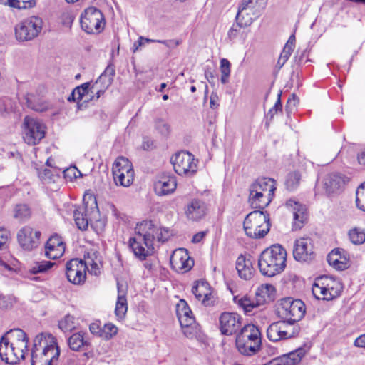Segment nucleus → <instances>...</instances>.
Instances as JSON below:
<instances>
[{"instance_id":"nucleus-56","label":"nucleus","mask_w":365,"mask_h":365,"mask_svg":"<svg viewBox=\"0 0 365 365\" xmlns=\"http://www.w3.org/2000/svg\"><path fill=\"white\" fill-rule=\"evenodd\" d=\"M63 175L65 178H68L69 180L76 179L78 176L81 175V172L76 168V167H70L69 168L63 171Z\"/></svg>"},{"instance_id":"nucleus-42","label":"nucleus","mask_w":365,"mask_h":365,"mask_svg":"<svg viewBox=\"0 0 365 365\" xmlns=\"http://www.w3.org/2000/svg\"><path fill=\"white\" fill-rule=\"evenodd\" d=\"M53 264L54 263L49 261L36 262L32 264L31 267L29 269V272L34 274L43 273L51 268Z\"/></svg>"},{"instance_id":"nucleus-47","label":"nucleus","mask_w":365,"mask_h":365,"mask_svg":"<svg viewBox=\"0 0 365 365\" xmlns=\"http://www.w3.org/2000/svg\"><path fill=\"white\" fill-rule=\"evenodd\" d=\"M89 87H90V83H88V82L84 83L81 84V86L76 87L75 88L76 92H77V94H78L77 98H81V101L83 100V98H86L83 100L84 102H87L90 100L91 101L93 100L94 99L93 96H92L91 98L88 96L89 95V91H90Z\"/></svg>"},{"instance_id":"nucleus-36","label":"nucleus","mask_w":365,"mask_h":365,"mask_svg":"<svg viewBox=\"0 0 365 365\" xmlns=\"http://www.w3.org/2000/svg\"><path fill=\"white\" fill-rule=\"evenodd\" d=\"M341 252L339 249L333 250L327 256V262L336 269L344 270L347 268V263L346 258L342 257Z\"/></svg>"},{"instance_id":"nucleus-2","label":"nucleus","mask_w":365,"mask_h":365,"mask_svg":"<svg viewBox=\"0 0 365 365\" xmlns=\"http://www.w3.org/2000/svg\"><path fill=\"white\" fill-rule=\"evenodd\" d=\"M286 261V250L279 244L273 245L260 254L258 259L259 272L265 277L276 276L284 270Z\"/></svg>"},{"instance_id":"nucleus-63","label":"nucleus","mask_w":365,"mask_h":365,"mask_svg":"<svg viewBox=\"0 0 365 365\" xmlns=\"http://www.w3.org/2000/svg\"><path fill=\"white\" fill-rule=\"evenodd\" d=\"M264 290L265 292L269 294V293L272 292L274 290V287L272 284H262L261 286V292H264Z\"/></svg>"},{"instance_id":"nucleus-22","label":"nucleus","mask_w":365,"mask_h":365,"mask_svg":"<svg viewBox=\"0 0 365 365\" xmlns=\"http://www.w3.org/2000/svg\"><path fill=\"white\" fill-rule=\"evenodd\" d=\"M93 205L94 207L91 208L92 210L89 214L87 205L78 206L73 210V218L79 230H87L89 222L96 217L98 214V207L96 200L93 201Z\"/></svg>"},{"instance_id":"nucleus-45","label":"nucleus","mask_w":365,"mask_h":365,"mask_svg":"<svg viewBox=\"0 0 365 365\" xmlns=\"http://www.w3.org/2000/svg\"><path fill=\"white\" fill-rule=\"evenodd\" d=\"M230 66L231 64L227 59L222 58L220 60V81L222 84H226L228 82L229 77L230 75Z\"/></svg>"},{"instance_id":"nucleus-21","label":"nucleus","mask_w":365,"mask_h":365,"mask_svg":"<svg viewBox=\"0 0 365 365\" xmlns=\"http://www.w3.org/2000/svg\"><path fill=\"white\" fill-rule=\"evenodd\" d=\"M285 206L293 214L292 230H300L307 222L308 217L306 206L293 199L287 200Z\"/></svg>"},{"instance_id":"nucleus-61","label":"nucleus","mask_w":365,"mask_h":365,"mask_svg":"<svg viewBox=\"0 0 365 365\" xmlns=\"http://www.w3.org/2000/svg\"><path fill=\"white\" fill-rule=\"evenodd\" d=\"M182 328V331L185 336L187 338H192L195 336V332L193 331L192 326L190 327H184Z\"/></svg>"},{"instance_id":"nucleus-30","label":"nucleus","mask_w":365,"mask_h":365,"mask_svg":"<svg viewBox=\"0 0 365 365\" xmlns=\"http://www.w3.org/2000/svg\"><path fill=\"white\" fill-rule=\"evenodd\" d=\"M236 269L240 278L247 280L251 279L253 272L252 262L240 255L236 261Z\"/></svg>"},{"instance_id":"nucleus-34","label":"nucleus","mask_w":365,"mask_h":365,"mask_svg":"<svg viewBox=\"0 0 365 365\" xmlns=\"http://www.w3.org/2000/svg\"><path fill=\"white\" fill-rule=\"evenodd\" d=\"M111 83L112 78L107 77L105 73H102L92 85L90 89L92 93L96 91V95L93 96L94 99H98L104 93L105 91L111 84Z\"/></svg>"},{"instance_id":"nucleus-11","label":"nucleus","mask_w":365,"mask_h":365,"mask_svg":"<svg viewBox=\"0 0 365 365\" xmlns=\"http://www.w3.org/2000/svg\"><path fill=\"white\" fill-rule=\"evenodd\" d=\"M45 126L34 118L26 116L22 124L24 141L31 145L38 144L45 136Z\"/></svg>"},{"instance_id":"nucleus-57","label":"nucleus","mask_w":365,"mask_h":365,"mask_svg":"<svg viewBox=\"0 0 365 365\" xmlns=\"http://www.w3.org/2000/svg\"><path fill=\"white\" fill-rule=\"evenodd\" d=\"M281 93L282 92L280 91L279 93H278V98H277V100L275 103V104L274 105V106L268 111V113H267V115H270V118H272L274 117V115L278 112V111H282V102H281Z\"/></svg>"},{"instance_id":"nucleus-6","label":"nucleus","mask_w":365,"mask_h":365,"mask_svg":"<svg viewBox=\"0 0 365 365\" xmlns=\"http://www.w3.org/2000/svg\"><path fill=\"white\" fill-rule=\"evenodd\" d=\"M267 0H242L236 15L237 24L247 27L259 17L265 8Z\"/></svg>"},{"instance_id":"nucleus-3","label":"nucleus","mask_w":365,"mask_h":365,"mask_svg":"<svg viewBox=\"0 0 365 365\" xmlns=\"http://www.w3.org/2000/svg\"><path fill=\"white\" fill-rule=\"evenodd\" d=\"M151 227L150 221H144L138 225L135 228V235L129 240V247L135 256L140 260L145 259L146 257L151 255L154 250L155 229Z\"/></svg>"},{"instance_id":"nucleus-4","label":"nucleus","mask_w":365,"mask_h":365,"mask_svg":"<svg viewBox=\"0 0 365 365\" xmlns=\"http://www.w3.org/2000/svg\"><path fill=\"white\" fill-rule=\"evenodd\" d=\"M235 345L238 351L244 356H253L260 349L261 333L259 328L248 324L242 327L237 334Z\"/></svg>"},{"instance_id":"nucleus-44","label":"nucleus","mask_w":365,"mask_h":365,"mask_svg":"<svg viewBox=\"0 0 365 365\" xmlns=\"http://www.w3.org/2000/svg\"><path fill=\"white\" fill-rule=\"evenodd\" d=\"M349 237L354 245H361L365 242V232L358 228L351 230L349 232Z\"/></svg>"},{"instance_id":"nucleus-5","label":"nucleus","mask_w":365,"mask_h":365,"mask_svg":"<svg viewBox=\"0 0 365 365\" xmlns=\"http://www.w3.org/2000/svg\"><path fill=\"white\" fill-rule=\"evenodd\" d=\"M269 221V215L262 210L250 212L243 222L245 234L254 239L263 238L270 230Z\"/></svg>"},{"instance_id":"nucleus-49","label":"nucleus","mask_w":365,"mask_h":365,"mask_svg":"<svg viewBox=\"0 0 365 365\" xmlns=\"http://www.w3.org/2000/svg\"><path fill=\"white\" fill-rule=\"evenodd\" d=\"M74 319L73 316L68 314L59 322L58 327L64 332L71 331L75 329Z\"/></svg>"},{"instance_id":"nucleus-41","label":"nucleus","mask_w":365,"mask_h":365,"mask_svg":"<svg viewBox=\"0 0 365 365\" xmlns=\"http://www.w3.org/2000/svg\"><path fill=\"white\" fill-rule=\"evenodd\" d=\"M301 178L302 175L298 171L288 173L285 180L286 188L289 191L296 190L299 185Z\"/></svg>"},{"instance_id":"nucleus-54","label":"nucleus","mask_w":365,"mask_h":365,"mask_svg":"<svg viewBox=\"0 0 365 365\" xmlns=\"http://www.w3.org/2000/svg\"><path fill=\"white\" fill-rule=\"evenodd\" d=\"M319 280H322V281H324V282H327V283L329 284V288L330 289V292L333 293L334 292L335 293V297H336L338 295V291L336 289V286L339 285V282L337 281H336L335 279H334L333 278L331 277H329L327 276H324V277H322L320 278H319Z\"/></svg>"},{"instance_id":"nucleus-29","label":"nucleus","mask_w":365,"mask_h":365,"mask_svg":"<svg viewBox=\"0 0 365 365\" xmlns=\"http://www.w3.org/2000/svg\"><path fill=\"white\" fill-rule=\"evenodd\" d=\"M251 185L253 188L263 194H266L267 196H269L271 198L274 197V192L277 189L275 180L269 178H259Z\"/></svg>"},{"instance_id":"nucleus-58","label":"nucleus","mask_w":365,"mask_h":365,"mask_svg":"<svg viewBox=\"0 0 365 365\" xmlns=\"http://www.w3.org/2000/svg\"><path fill=\"white\" fill-rule=\"evenodd\" d=\"M89 330L93 334L100 336V334H101L102 331V327H101L98 322H93L90 324Z\"/></svg>"},{"instance_id":"nucleus-46","label":"nucleus","mask_w":365,"mask_h":365,"mask_svg":"<svg viewBox=\"0 0 365 365\" xmlns=\"http://www.w3.org/2000/svg\"><path fill=\"white\" fill-rule=\"evenodd\" d=\"M234 302L242 307L245 312H250L257 306L251 299L247 297L238 298L234 297Z\"/></svg>"},{"instance_id":"nucleus-38","label":"nucleus","mask_w":365,"mask_h":365,"mask_svg":"<svg viewBox=\"0 0 365 365\" xmlns=\"http://www.w3.org/2000/svg\"><path fill=\"white\" fill-rule=\"evenodd\" d=\"M26 100L28 108L35 111L43 112L47 110L49 108L48 103L40 99H37L33 95H27Z\"/></svg>"},{"instance_id":"nucleus-20","label":"nucleus","mask_w":365,"mask_h":365,"mask_svg":"<svg viewBox=\"0 0 365 365\" xmlns=\"http://www.w3.org/2000/svg\"><path fill=\"white\" fill-rule=\"evenodd\" d=\"M192 292L195 298L202 302L205 307L213 306L216 302V297L209 283L205 280L195 282L192 288Z\"/></svg>"},{"instance_id":"nucleus-31","label":"nucleus","mask_w":365,"mask_h":365,"mask_svg":"<svg viewBox=\"0 0 365 365\" xmlns=\"http://www.w3.org/2000/svg\"><path fill=\"white\" fill-rule=\"evenodd\" d=\"M12 337V329L9 331H7L0 340V358L2 361H5L7 364H10V361L9 358V353H14V347L11 345V338Z\"/></svg>"},{"instance_id":"nucleus-17","label":"nucleus","mask_w":365,"mask_h":365,"mask_svg":"<svg viewBox=\"0 0 365 365\" xmlns=\"http://www.w3.org/2000/svg\"><path fill=\"white\" fill-rule=\"evenodd\" d=\"M66 275L73 284L83 283L86 277V265L82 259H72L66 264Z\"/></svg>"},{"instance_id":"nucleus-9","label":"nucleus","mask_w":365,"mask_h":365,"mask_svg":"<svg viewBox=\"0 0 365 365\" xmlns=\"http://www.w3.org/2000/svg\"><path fill=\"white\" fill-rule=\"evenodd\" d=\"M80 22L82 29L88 34H98L105 26L103 13L93 6L85 9L81 15Z\"/></svg>"},{"instance_id":"nucleus-39","label":"nucleus","mask_w":365,"mask_h":365,"mask_svg":"<svg viewBox=\"0 0 365 365\" xmlns=\"http://www.w3.org/2000/svg\"><path fill=\"white\" fill-rule=\"evenodd\" d=\"M342 183V179L338 174H330L329 175L324 181V186L327 192L329 193H333L339 190Z\"/></svg>"},{"instance_id":"nucleus-64","label":"nucleus","mask_w":365,"mask_h":365,"mask_svg":"<svg viewBox=\"0 0 365 365\" xmlns=\"http://www.w3.org/2000/svg\"><path fill=\"white\" fill-rule=\"evenodd\" d=\"M357 158L359 164L365 165V148L358 153Z\"/></svg>"},{"instance_id":"nucleus-55","label":"nucleus","mask_w":365,"mask_h":365,"mask_svg":"<svg viewBox=\"0 0 365 365\" xmlns=\"http://www.w3.org/2000/svg\"><path fill=\"white\" fill-rule=\"evenodd\" d=\"M361 189L356 190V205L359 209L365 211V194H364Z\"/></svg>"},{"instance_id":"nucleus-32","label":"nucleus","mask_w":365,"mask_h":365,"mask_svg":"<svg viewBox=\"0 0 365 365\" xmlns=\"http://www.w3.org/2000/svg\"><path fill=\"white\" fill-rule=\"evenodd\" d=\"M328 287L329 284L327 283V282L317 279L312 288V292L318 299H322L324 300L332 299L335 297V293L330 292V289Z\"/></svg>"},{"instance_id":"nucleus-23","label":"nucleus","mask_w":365,"mask_h":365,"mask_svg":"<svg viewBox=\"0 0 365 365\" xmlns=\"http://www.w3.org/2000/svg\"><path fill=\"white\" fill-rule=\"evenodd\" d=\"M45 249L46 256L49 259H56L63 255L66 245L62 237L55 234L48 240Z\"/></svg>"},{"instance_id":"nucleus-59","label":"nucleus","mask_w":365,"mask_h":365,"mask_svg":"<svg viewBox=\"0 0 365 365\" xmlns=\"http://www.w3.org/2000/svg\"><path fill=\"white\" fill-rule=\"evenodd\" d=\"M8 241V233L6 231L0 230V250H1Z\"/></svg>"},{"instance_id":"nucleus-13","label":"nucleus","mask_w":365,"mask_h":365,"mask_svg":"<svg viewBox=\"0 0 365 365\" xmlns=\"http://www.w3.org/2000/svg\"><path fill=\"white\" fill-rule=\"evenodd\" d=\"M175 171L180 175H192L197 171V160L187 151L177 153L170 159Z\"/></svg>"},{"instance_id":"nucleus-1","label":"nucleus","mask_w":365,"mask_h":365,"mask_svg":"<svg viewBox=\"0 0 365 365\" xmlns=\"http://www.w3.org/2000/svg\"><path fill=\"white\" fill-rule=\"evenodd\" d=\"M60 349L56 338L51 334L41 333L34 339L31 365H56Z\"/></svg>"},{"instance_id":"nucleus-40","label":"nucleus","mask_w":365,"mask_h":365,"mask_svg":"<svg viewBox=\"0 0 365 365\" xmlns=\"http://www.w3.org/2000/svg\"><path fill=\"white\" fill-rule=\"evenodd\" d=\"M95 255V253H93L91 255L88 253L87 256L84 257L83 263L86 264V270H88L91 274L97 276L101 273V269L98 262L96 261L93 257Z\"/></svg>"},{"instance_id":"nucleus-52","label":"nucleus","mask_w":365,"mask_h":365,"mask_svg":"<svg viewBox=\"0 0 365 365\" xmlns=\"http://www.w3.org/2000/svg\"><path fill=\"white\" fill-rule=\"evenodd\" d=\"M293 51L289 46H284L279 57L276 66L281 69L287 61Z\"/></svg>"},{"instance_id":"nucleus-43","label":"nucleus","mask_w":365,"mask_h":365,"mask_svg":"<svg viewBox=\"0 0 365 365\" xmlns=\"http://www.w3.org/2000/svg\"><path fill=\"white\" fill-rule=\"evenodd\" d=\"M37 172L38 178L45 183H48L52 180H54L53 178L56 175L55 174L56 171L54 169L48 168H38L37 169Z\"/></svg>"},{"instance_id":"nucleus-16","label":"nucleus","mask_w":365,"mask_h":365,"mask_svg":"<svg viewBox=\"0 0 365 365\" xmlns=\"http://www.w3.org/2000/svg\"><path fill=\"white\" fill-rule=\"evenodd\" d=\"M293 257L298 262H309L314 259L315 252L312 238L300 237L294 242Z\"/></svg>"},{"instance_id":"nucleus-19","label":"nucleus","mask_w":365,"mask_h":365,"mask_svg":"<svg viewBox=\"0 0 365 365\" xmlns=\"http://www.w3.org/2000/svg\"><path fill=\"white\" fill-rule=\"evenodd\" d=\"M41 235L40 231L30 226H24L18 232V242L23 249L31 250L38 246Z\"/></svg>"},{"instance_id":"nucleus-8","label":"nucleus","mask_w":365,"mask_h":365,"mask_svg":"<svg viewBox=\"0 0 365 365\" xmlns=\"http://www.w3.org/2000/svg\"><path fill=\"white\" fill-rule=\"evenodd\" d=\"M112 172L117 185L129 187L134 180V170L131 162L126 158L120 156L115 160Z\"/></svg>"},{"instance_id":"nucleus-7","label":"nucleus","mask_w":365,"mask_h":365,"mask_svg":"<svg viewBox=\"0 0 365 365\" xmlns=\"http://www.w3.org/2000/svg\"><path fill=\"white\" fill-rule=\"evenodd\" d=\"M306 312V307L301 299L286 297L280 299L277 307L279 317L292 325H298Z\"/></svg>"},{"instance_id":"nucleus-10","label":"nucleus","mask_w":365,"mask_h":365,"mask_svg":"<svg viewBox=\"0 0 365 365\" xmlns=\"http://www.w3.org/2000/svg\"><path fill=\"white\" fill-rule=\"evenodd\" d=\"M43 21L37 16L26 19L15 26V36L19 41H29L37 37L42 29Z\"/></svg>"},{"instance_id":"nucleus-51","label":"nucleus","mask_w":365,"mask_h":365,"mask_svg":"<svg viewBox=\"0 0 365 365\" xmlns=\"http://www.w3.org/2000/svg\"><path fill=\"white\" fill-rule=\"evenodd\" d=\"M6 5L12 8H16L19 9L31 8L34 6V0H29L26 1H19V0H7Z\"/></svg>"},{"instance_id":"nucleus-12","label":"nucleus","mask_w":365,"mask_h":365,"mask_svg":"<svg viewBox=\"0 0 365 365\" xmlns=\"http://www.w3.org/2000/svg\"><path fill=\"white\" fill-rule=\"evenodd\" d=\"M300 331L298 325H292L281 319L272 323L267 329V338L274 342L291 339L297 336Z\"/></svg>"},{"instance_id":"nucleus-15","label":"nucleus","mask_w":365,"mask_h":365,"mask_svg":"<svg viewBox=\"0 0 365 365\" xmlns=\"http://www.w3.org/2000/svg\"><path fill=\"white\" fill-rule=\"evenodd\" d=\"M242 318L236 312H222L219 317L220 331L222 334L231 336L242 328Z\"/></svg>"},{"instance_id":"nucleus-62","label":"nucleus","mask_w":365,"mask_h":365,"mask_svg":"<svg viewBox=\"0 0 365 365\" xmlns=\"http://www.w3.org/2000/svg\"><path fill=\"white\" fill-rule=\"evenodd\" d=\"M354 345L358 347L365 348V334L361 335L355 340Z\"/></svg>"},{"instance_id":"nucleus-24","label":"nucleus","mask_w":365,"mask_h":365,"mask_svg":"<svg viewBox=\"0 0 365 365\" xmlns=\"http://www.w3.org/2000/svg\"><path fill=\"white\" fill-rule=\"evenodd\" d=\"M68 346L73 351H87L91 346V342L86 336L83 331H78L72 334L67 339Z\"/></svg>"},{"instance_id":"nucleus-26","label":"nucleus","mask_w":365,"mask_h":365,"mask_svg":"<svg viewBox=\"0 0 365 365\" xmlns=\"http://www.w3.org/2000/svg\"><path fill=\"white\" fill-rule=\"evenodd\" d=\"M176 187L177 182L175 177L163 176L155 182L154 190L156 195L163 196L173 192Z\"/></svg>"},{"instance_id":"nucleus-60","label":"nucleus","mask_w":365,"mask_h":365,"mask_svg":"<svg viewBox=\"0 0 365 365\" xmlns=\"http://www.w3.org/2000/svg\"><path fill=\"white\" fill-rule=\"evenodd\" d=\"M306 50L302 51V52L297 51L296 55L294 57V61L297 65H300L302 61L305 56Z\"/></svg>"},{"instance_id":"nucleus-53","label":"nucleus","mask_w":365,"mask_h":365,"mask_svg":"<svg viewBox=\"0 0 365 365\" xmlns=\"http://www.w3.org/2000/svg\"><path fill=\"white\" fill-rule=\"evenodd\" d=\"M153 229H155L154 231V236L155 240L157 239L159 242H165L168 240L170 237V232L168 229L165 228H156L154 227L153 224L152 223V227Z\"/></svg>"},{"instance_id":"nucleus-37","label":"nucleus","mask_w":365,"mask_h":365,"mask_svg":"<svg viewBox=\"0 0 365 365\" xmlns=\"http://www.w3.org/2000/svg\"><path fill=\"white\" fill-rule=\"evenodd\" d=\"M31 216V210L26 204H17L13 209V217L19 222L29 220Z\"/></svg>"},{"instance_id":"nucleus-25","label":"nucleus","mask_w":365,"mask_h":365,"mask_svg":"<svg viewBox=\"0 0 365 365\" xmlns=\"http://www.w3.org/2000/svg\"><path fill=\"white\" fill-rule=\"evenodd\" d=\"M272 199L273 198H271V197L267 196L266 194L260 192L250 185L248 202L252 208L262 210L269 205Z\"/></svg>"},{"instance_id":"nucleus-18","label":"nucleus","mask_w":365,"mask_h":365,"mask_svg":"<svg viewBox=\"0 0 365 365\" xmlns=\"http://www.w3.org/2000/svg\"><path fill=\"white\" fill-rule=\"evenodd\" d=\"M170 262L174 271L182 273L188 272L194 265V260L185 248L174 250L170 256Z\"/></svg>"},{"instance_id":"nucleus-33","label":"nucleus","mask_w":365,"mask_h":365,"mask_svg":"<svg viewBox=\"0 0 365 365\" xmlns=\"http://www.w3.org/2000/svg\"><path fill=\"white\" fill-rule=\"evenodd\" d=\"M307 350V347H300L279 358L284 365H297L301 361Z\"/></svg>"},{"instance_id":"nucleus-28","label":"nucleus","mask_w":365,"mask_h":365,"mask_svg":"<svg viewBox=\"0 0 365 365\" xmlns=\"http://www.w3.org/2000/svg\"><path fill=\"white\" fill-rule=\"evenodd\" d=\"M206 212V206L202 201L194 199L187 206L185 211L188 219L192 220H198L201 219Z\"/></svg>"},{"instance_id":"nucleus-27","label":"nucleus","mask_w":365,"mask_h":365,"mask_svg":"<svg viewBox=\"0 0 365 365\" xmlns=\"http://www.w3.org/2000/svg\"><path fill=\"white\" fill-rule=\"evenodd\" d=\"M177 315L180 326L190 327L195 324V318L192 312L185 300H180L177 305Z\"/></svg>"},{"instance_id":"nucleus-50","label":"nucleus","mask_w":365,"mask_h":365,"mask_svg":"<svg viewBox=\"0 0 365 365\" xmlns=\"http://www.w3.org/2000/svg\"><path fill=\"white\" fill-rule=\"evenodd\" d=\"M155 127L156 130L164 136H168L171 131L170 125L165 120L158 118L155 121Z\"/></svg>"},{"instance_id":"nucleus-48","label":"nucleus","mask_w":365,"mask_h":365,"mask_svg":"<svg viewBox=\"0 0 365 365\" xmlns=\"http://www.w3.org/2000/svg\"><path fill=\"white\" fill-rule=\"evenodd\" d=\"M118 332V328L111 323L105 324L102 327L101 334L100 336L106 340L110 339Z\"/></svg>"},{"instance_id":"nucleus-14","label":"nucleus","mask_w":365,"mask_h":365,"mask_svg":"<svg viewBox=\"0 0 365 365\" xmlns=\"http://www.w3.org/2000/svg\"><path fill=\"white\" fill-rule=\"evenodd\" d=\"M11 345L14 347V353H9L10 364H17L20 359H24L25 351L28 349V338L26 333L20 329H12Z\"/></svg>"},{"instance_id":"nucleus-35","label":"nucleus","mask_w":365,"mask_h":365,"mask_svg":"<svg viewBox=\"0 0 365 365\" xmlns=\"http://www.w3.org/2000/svg\"><path fill=\"white\" fill-rule=\"evenodd\" d=\"M118 286V299L115 304V312L118 317L123 318L128 310V303L125 297L126 292L122 289V285L119 283Z\"/></svg>"}]
</instances>
